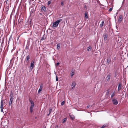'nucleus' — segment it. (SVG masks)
I'll return each instance as SVG.
<instances>
[{
  "mask_svg": "<svg viewBox=\"0 0 128 128\" xmlns=\"http://www.w3.org/2000/svg\"><path fill=\"white\" fill-rule=\"evenodd\" d=\"M62 21V19H60L59 20H56L55 22H54L52 24V27H56L58 26L60 22Z\"/></svg>",
  "mask_w": 128,
  "mask_h": 128,
  "instance_id": "obj_1",
  "label": "nucleus"
},
{
  "mask_svg": "<svg viewBox=\"0 0 128 128\" xmlns=\"http://www.w3.org/2000/svg\"><path fill=\"white\" fill-rule=\"evenodd\" d=\"M35 64V60H32L30 64V72L32 71V70L33 69L34 67Z\"/></svg>",
  "mask_w": 128,
  "mask_h": 128,
  "instance_id": "obj_2",
  "label": "nucleus"
},
{
  "mask_svg": "<svg viewBox=\"0 0 128 128\" xmlns=\"http://www.w3.org/2000/svg\"><path fill=\"white\" fill-rule=\"evenodd\" d=\"M30 54L28 55L26 57V58L24 62H25L26 60V62L27 63H29V60L30 59Z\"/></svg>",
  "mask_w": 128,
  "mask_h": 128,
  "instance_id": "obj_3",
  "label": "nucleus"
},
{
  "mask_svg": "<svg viewBox=\"0 0 128 128\" xmlns=\"http://www.w3.org/2000/svg\"><path fill=\"white\" fill-rule=\"evenodd\" d=\"M112 100L114 105H116L118 103V102L116 98H113L112 99Z\"/></svg>",
  "mask_w": 128,
  "mask_h": 128,
  "instance_id": "obj_4",
  "label": "nucleus"
},
{
  "mask_svg": "<svg viewBox=\"0 0 128 128\" xmlns=\"http://www.w3.org/2000/svg\"><path fill=\"white\" fill-rule=\"evenodd\" d=\"M108 34L107 33H104L103 35V36L104 37V40L105 41H106L108 40Z\"/></svg>",
  "mask_w": 128,
  "mask_h": 128,
  "instance_id": "obj_5",
  "label": "nucleus"
},
{
  "mask_svg": "<svg viewBox=\"0 0 128 128\" xmlns=\"http://www.w3.org/2000/svg\"><path fill=\"white\" fill-rule=\"evenodd\" d=\"M76 85V83L75 82H73L72 83L71 86L72 90H74V89Z\"/></svg>",
  "mask_w": 128,
  "mask_h": 128,
  "instance_id": "obj_6",
  "label": "nucleus"
},
{
  "mask_svg": "<svg viewBox=\"0 0 128 128\" xmlns=\"http://www.w3.org/2000/svg\"><path fill=\"white\" fill-rule=\"evenodd\" d=\"M29 101L30 102L31 104L30 106L32 107H34V104L32 100H30V98L29 99Z\"/></svg>",
  "mask_w": 128,
  "mask_h": 128,
  "instance_id": "obj_7",
  "label": "nucleus"
},
{
  "mask_svg": "<svg viewBox=\"0 0 128 128\" xmlns=\"http://www.w3.org/2000/svg\"><path fill=\"white\" fill-rule=\"evenodd\" d=\"M111 62V59L110 57L108 58L107 60L106 64L108 65L110 64V62Z\"/></svg>",
  "mask_w": 128,
  "mask_h": 128,
  "instance_id": "obj_8",
  "label": "nucleus"
},
{
  "mask_svg": "<svg viewBox=\"0 0 128 128\" xmlns=\"http://www.w3.org/2000/svg\"><path fill=\"white\" fill-rule=\"evenodd\" d=\"M122 15H120L119 18L118 19V21L120 23L121 22L122 20Z\"/></svg>",
  "mask_w": 128,
  "mask_h": 128,
  "instance_id": "obj_9",
  "label": "nucleus"
},
{
  "mask_svg": "<svg viewBox=\"0 0 128 128\" xmlns=\"http://www.w3.org/2000/svg\"><path fill=\"white\" fill-rule=\"evenodd\" d=\"M46 10V7L45 6H43L41 8V11L42 12H45Z\"/></svg>",
  "mask_w": 128,
  "mask_h": 128,
  "instance_id": "obj_10",
  "label": "nucleus"
},
{
  "mask_svg": "<svg viewBox=\"0 0 128 128\" xmlns=\"http://www.w3.org/2000/svg\"><path fill=\"white\" fill-rule=\"evenodd\" d=\"M69 116L72 120H73L75 118V116L73 114L70 115Z\"/></svg>",
  "mask_w": 128,
  "mask_h": 128,
  "instance_id": "obj_11",
  "label": "nucleus"
},
{
  "mask_svg": "<svg viewBox=\"0 0 128 128\" xmlns=\"http://www.w3.org/2000/svg\"><path fill=\"white\" fill-rule=\"evenodd\" d=\"M29 44H28L26 45V47L25 50H24V51H25V50H27V52H28V50L29 47Z\"/></svg>",
  "mask_w": 128,
  "mask_h": 128,
  "instance_id": "obj_12",
  "label": "nucleus"
},
{
  "mask_svg": "<svg viewBox=\"0 0 128 128\" xmlns=\"http://www.w3.org/2000/svg\"><path fill=\"white\" fill-rule=\"evenodd\" d=\"M4 100H1V105L0 106L1 107H3V106L4 105V103L5 104V102H4Z\"/></svg>",
  "mask_w": 128,
  "mask_h": 128,
  "instance_id": "obj_13",
  "label": "nucleus"
},
{
  "mask_svg": "<svg viewBox=\"0 0 128 128\" xmlns=\"http://www.w3.org/2000/svg\"><path fill=\"white\" fill-rule=\"evenodd\" d=\"M110 74H108L106 77V80L107 81H109L110 80Z\"/></svg>",
  "mask_w": 128,
  "mask_h": 128,
  "instance_id": "obj_14",
  "label": "nucleus"
},
{
  "mask_svg": "<svg viewBox=\"0 0 128 128\" xmlns=\"http://www.w3.org/2000/svg\"><path fill=\"white\" fill-rule=\"evenodd\" d=\"M43 88V86L42 85H41L40 86V88L38 90V92L39 93L42 90Z\"/></svg>",
  "mask_w": 128,
  "mask_h": 128,
  "instance_id": "obj_15",
  "label": "nucleus"
},
{
  "mask_svg": "<svg viewBox=\"0 0 128 128\" xmlns=\"http://www.w3.org/2000/svg\"><path fill=\"white\" fill-rule=\"evenodd\" d=\"M114 77L115 78L118 76V73L117 71H116L114 72Z\"/></svg>",
  "mask_w": 128,
  "mask_h": 128,
  "instance_id": "obj_16",
  "label": "nucleus"
},
{
  "mask_svg": "<svg viewBox=\"0 0 128 128\" xmlns=\"http://www.w3.org/2000/svg\"><path fill=\"white\" fill-rule=\"evenodd\" d=\"M13 100L12 99H12H10V100L9 103V106H10L12 105V102Z\"/></svg>",
  "mask_w": 128,
  "mask_h": 128,
  "instance_id": "obj_17",
  "label": "nucleus"
},
{
  "mask_svg": "<svg viewBox=\"0 0 128 128\" xmlns=\"http://www.w3.org/2000/svg\"><path fill=\"white\" fill-rule=\"evenodd\" d=\"M23 19H21L20 20L19 22V24H20V25H22L23 24Z\"/></svg>",
  "mask_w": 128,
  "mask_h": 128,
  "instance_id": "obj_18",
  "label": "nucleus"
},
{
  "mask_svg": "<svg viewBox=\"0 0 128 128\" xmlns=\"http://www.w3.org/2000/svg\"><path fill=\"white\" fill-rule=\"evenodd\" d=\"M115 96V92L114 91L113 93L112 94L111 96V98L112 99L113 98H113V97Z\"/></svg>",
  "mask_w": 128,
  "mask_h": 128,
  "instance_id": "obj_19",
  "label": "nucleus"
},
{
  "mask_svg": "<svg viewBox=\"0 0 128 128\" xmlns=\"http://www.w3.org/2000/svg\"><path fill=\"white\" fill-rule=\"evenodd\" d=\"M102 23L100 24V28H102L103 26L104 25V21H102Z\"/></svg>",
  "mask_w": 128,
  "mask_h": 128,
  "instance_id": "obj_20",
  "label": "nucleus"
},
{
  "mask_svg": "<svg viewBox=\"0 0 128 128\" xmlns=\"http://www.w3.org/2000/svg\"><path fill=\"white\" fill-rule=\"evenodd\" d=\"M60 43H58L57 45V49L58 50H59L60 48Z\"/></svg>",
  "mask_w": 128,
  "mask_h": 128,
  "instance_id": "obj_21",
  "label": "nucleus"
},
{
  "mask_svg": "<svg viewBox=\"0 0 128 128\" xmlns=\"http://www.w3.org/2000/svg\"><path fill=\"white\" fill-rule=\"evenodd\" d=\"M85 18H88V13L86 12L85 13Z\"/></svg>",
  "mask_w": 128,
  "mask_h": 128,
  "instance_id": "obj_22",
  "label": "nucleus"
},
{
  "mask_svg": "<svg viewBox=\"0 0 128 128\" xmlns=\"http://www.w3.org/2000/svg\"><path fill=\"white\" fill-rule=\"evenodd\" d=\"M92 48V47L90 46H89L87 50L88 51H90Z\"/></svg>",
  "mask_w": 128,
  "mask_h": 128,
  "instance_id": "obj_23",
  "label": "nucleus"
},
{
  "mask_svg": "<svg viewBox=\"0 0 128 128\" xmlns=\"http://www.w3.org/2000/svg\"><path fill=\"white\" fill-rule=\"evenodd\" d=\"M35 10H34V9H32L31 10V11L30 12V13L31 14H32H32L35 11Z\"/></svg>",
  "mask_w": 128,
  "mask_h": 128,
  "instance_id": "obj_24",
  "label": "nucleus"
},
{
  "mask_svg": "<svg viewBox=\"0 0 128 128\" xmlns=\"http://www.w3.org/2000/svg\"><path fill=\"white\" fill-rule=\"evenodd\" d=\"M110 92V90L109 89H108L107 90V92H106V95H107V96L109 95V93Z\"/></svg>",
  "mask_w": 128,
  "mask_h": 128,
  "instance_id": "obj_25",
  "label": "nucleus"
},
{
  "mask_svg": "<svg viewBox=\"0 0 128 128\" xmlns=\"http://www.w3.org/2000/svg\"><path fill=\"white\" fill-rule=\"evenodd\" d=\"M67 120V118H64L63 120V121L62 122V123H64Z\"/></svg>",
  "mask_w": 128,
  "mask_h": 128,
  "instance_id": "obj_26",
  "label": "nucleus"
},
{
  "mask_svg": "<svg viewBox=\"0 0 128 128\" xmlns=\"http://www.w3.org/2000/svg\"><path fill=\"white\" fill-rule=\"evenodd\" d=\"M33 107H32L30 106V111L31 113H32L33 112Z\"/></svg>",
  "mask_w": 128,
  "mask_h": 128,
  "instance_id": "obj_27",
  "label": "nucleus"
},
{
  "mask_svg": "<svg viewBox=\"0 0 128 128\" xmlns=\"http://www.w3.org/2000/svg\"><path fill=\"white\" fill-rule=\"evenodd\" d=\"M49 114H48V115H47L48 116L51 113V112H52V109L51 108H50L49 109Z\"/></svg>",
  "mask_w": 128,
  "mask_h": 128,
  "instance_id": "obj_28",
  "label": "nucleus"
},
{
  "mask_svg": "<svg viewBox=\"0 0 128 128\" xmlns=\"http://www.w3.org/2000/svg\"><path fill=\"white\" fill-rule=\"evenodd\" d=\"M122 84L121 83H119L118 85V88H121Z\"/></svg>",
  "mask_w": 128,
  "mask_h": 128,
  "instance_id": "obj_29",
  "label": "nucleus"
},
{
  "mask_svg": "<svg viewBox=\"0 0 128 128\" xmlns=\"http://www.w3.org/2000/svg\"><path fill=\"white\" fill-rule=\"evenodd\" d=\"M102 126L104 127V128L106 127H108V125L106 124H104Z\"/></svg>",
  "mask_w": 128,
  "mask_h": 128,
  "instance_id": "obj_30",
  "label": "nucleus"
},
{
  "mask_svg": "<svg viewBox=\"0 0 128 128\" xmlns=\"http://www.w3.org/2000/svg\"><path fill=\"white\" fill-rule=\"evenodd\" d=\"M51 0L49 1L48 2V5L49 6L51 3Z\"/></svg>",
  "mask_w": 128,
  "mask_h": 128,
  "instance_id": "obj_31",
  "label": "nucleus"
},
{
  "mask_svg": "<svg viewBox=\"0 0 128 128\" xmlns=\"http://www.w3.org/2000/svg\"><path fill=\"white\" fill-rule=\"evenodd\" d=\"M65 103V102L64 101H63L61 103V105L63 106L64 105Z\"/></svg>",
  "mask_w": 128,
  "mask_h": 128,
  "instance_id": "obj_32",
  "label": "nucleus"
},
{
  "mask_svg": "<svg viewBox=\"0 0 128 128\" xmlns=\"http://www.w3.org/2000/svg\"><path fill=\"white\" fill-rule=\"evenodd\" d=\"M14 97V96L13 95V96H10V99H12H12H14V98H13V97Z\"/></svg>",
  "mask_w": 128,
  "mask_h": 128,
  "instance_id": "obj_33",
  "label": "nucleus"
},
{
  "mask_svg": "<svg viewBox=\"0 0 128 128\" xmlns=\"http://www.w3.org/2000/svg\"><path fill=\"white\" fill-rule=\"evenodd\" d=\"M12 38V36L11 35V36H10V38H9V41H8V42H9L10 41V40H11Z\"/></svg>",
  "mask_w": 128,
  "mask_h": 128,
  "instance_id": "obj_34",
  "label": "nucleus"
},
{
  "mask_svg": "<svg viewBox=\"0 0 128 128\" xmlns=\"http://www.w3.org/2000/svg\"><path fill=\"white\" fill-rule=\"evenodd\" d=\"M0 108H1V112H3V109H4V107H0Z\"/></svg>",
  "mask_w": 128,
  "mask_h": 128,
  "instance_id": "obj_35",
  "label": "nucleus"
},
{
  "mask_svg": "<svg viewBox=\"0 0 128 128\" xmlns=\"http://www.w3.org/2000/svg\"><path fill=\"white\" fill-rule=\"evenodd\" d=\"M112 10V8H110L108 10V11L109 12H111Z\"/></svg>",
  "mask_w": 128,
  "mask_h": 128,
  "instance_id": "obj_36",
  "label": "nucleus"
},
{
  "mask_svg": "<svg viewBox=\"0 0 128 128\" xmlns=\"http://www.w3.org/2000/svg\"><path fill=\"white\" fill-rule=\"evenodd\" d=\"M74 74V73L73 72H71L70 74H71V76H73Z\"/></svg>",
  "mask_w": 128,
  "mask_h": 128,
  "instance_id": "obj_37",
  "label": "nucleus"
},
{
  "mask_svg": "<svg viewBox=\"0 0 128 128\" xmlns=\"http://www.w3.org/2000/svg\"><path fill=\"white\" fill-rule=\"evenodd\" d=\"M61 5L62 6H63L64 5V2L62 1L61 2Z\"/></svg>",
  "mask_w": 128,
  "mask_h": 128,
  "instance_id": "obj_38",
  "label": "nucleus"
},
{
  "mask_svg": "<svg viewBox=\"0 0 128 128\" xmlns=\"http://www.w3.org/2000/svg\"><path fill=\"white\" fill-rule=\"evenodd\" d=\"M13 94L12 92V91H11V93H10V96H13Z\"/></svg>",
  "mask_w": 128,
  "mask_h": 128,
  "instance_id": "obj_39",
  "label": "nucleus"
},
{
  "mask_svg": "<svg viewBox=\"0 0 128 128\" xmlns=\"http://www.w3.org/2000/svg\"><path fill=\"white\" fill-rule=\"evenodd\" d=\"M56 81H58V76H56Z\"/></svg>",
  "mask_w": 128,
  "mask_h": 128,
  "instance_id": "obj_40",
  "label": "nucleus"
},
{
  "mask_svg": "<svg viewBox=\"0 0 128 128\" xmlns=\"http://www.w3.org/2000/svg\"><path fill=\"white\" fill-rule=\"evenodd\" d=\"M20 35H19L18 37V38H17V40H18V39H19V37H20Z\"/></svg>",
  "mask_w": 128,
  "mask_h": 128,
  "instance_id": "obj_41",
  "label": "nucleus"
},
{
  "mask_svg": "<svg viewBox=\"0 0 128 128\" xmlns=\"http://www.w3.org/2000/svg\"><path fill=\"white\" fill-rule=\"evenodd\" d=\"M59 64H60L58 62H57L56 65V66H58L59 65Z\"/></svg>",
  "mask_w": 128,
  "mask_h": 128,
  "instance_id": "obj_42",
  "label": "nucleus"
},
{
  "mask_svg": "<svg viewBox=\"0 0 128 128\" xmlns=\"http://www.w3.org/2000/svg\"><path fill=\"white\" fill-rule=\"evenodd\" d=\"M120 41L119 40V39H118V41H117V43H120Z\"/></svg>",
  "mask_w": 128,
  "mask_h": 128,
  "instance_id": "obj_43",
  "label": "nucleus"
},
{
  "mask_svg": "<svg viewBox=\"0 0 128 128\" xmlns=\"http://www.w3.org/2000/svg\"><path fill=\"white\" fill-rule=\"evenodd\" d=\"M84 8H86V9L87 8V6L86 5H85L84 6Z\"/></svg>",
  "mask_w": 128,
  "mask_h": 128,
  "instance_id": "obj_44",
  "label": "nucleus"
},
{
  "mask_svg": "<svg viewBox=\"0 0 128 128\" xmlns=\"http://www.w3.org/2000/svg\"><path fill=\"white\" fill-rule=\"evenodd\" d=\"M55 128H58V126L57 125L55 127Z\"/></svg>",
  "mask_w": 128,
  "mask_h": 128,
  "instance_id": "obj_45",
  "label": "nucleus"
},
{
  "mask_svg": "<svg viewBox=\"0 0 128 128\" xmlns=\"http://www.w3.org/2000/svg\"><path fill=\"white\" fill-rule=\"evenodd\" d=\"M44 40V37H43L41 39V40Z\"/></svg>",
  "mask_w": 128,
  "mask_h": 128,
  "instance_id": "obj_46",
  "label": "nucleus"
},
{
  "mask_svg": "<svg viewBox=\"0 0 128 128\" xmlns=\"http://www.w3.org/2000/svg\"><path fill=\"white\" fill-rule=\"evenodd\" d=\"M9 8H8L7 9H6V11H8V10Z\"/></svg>",
  "mask_w": 128,
  "mask_h": 128,
  "instance_id": "obj_47",
  "label": "nucleus"
},
{
  "mask_svg": "<svg viewBox=\"0 0 128 128\" xmlns=\"http://www.w3.org/2000/svg\"><path fill=\"white\" fill-rule=\"evenodd\" d=\"M121 88H118V91H119L121 89Z\"/></svg>",
  "mask_w": 128,
  "mask_h": 128,
  "instance_id": "obj_48",
  "label": "nucleus"
},
{
  "mask_svg": "<svg viewBox=\"0 0 128 128\" xmlns=\"http://www.w3.org/2000/svg\"><path fill=\"white\" fill-rule=\"evenodd\" d=\"M90 107V106L88 105L87 106V108H88Z\"/></svg>",
  "mask_w": 128,
  "mask_h": 128,
  "instance_id": "obj_49",
  "label": "nucleus"
},
{
  "mask_svg": "<svg viewBox=\"0 0 128 128\" xmlns=\"http://www.w3.org/2000/svg\"><path fill=\"white\" fill-rule=\"evenodd\" d=\"M28 65V64H26V66H27Z\"/></svg>",
  "mask_w": 128,
  "mask_h": 128,
  "instance_id": "obj_50",
  "label": "nucleus"
},
{
  "mask_svg": "<svg viewBox=\"0 0 128 128\" xmlns=\"http://www.w3.org/2000/svg\"><path fill=\"white\" fill-rule=\"evenodd\" d=\"M127 97L128 98V94H127Z\"/></svg>",
  "mask_w": 128,
  "mask_h": 128,
  "instance_id": "obj_51",
  "label": "nucleus"
},
{
  "mask_svg": "<svg viewBox=\"0 0 128 128\" xmlns=\"http://www.w3.org/2000/svg\"><path fill=\"white\" fill-rule=\"evenodd\" d=\"M102 128H104V127L103 126H102V127H101Z\"/></svg>",
  "mask_w": 128,
  "mask_h": 128,
  "instance_id": "obj_52",
  "label": "nucleus"
},
{
  "mask_svg": "<svg viewBox=\"0 0 128 128\" xmlns=\"http://www.w3.org/2000/svg\"><path fill=\"white\" fill-rule=\"evenodd\" d=\"M102 128H104V127L103 126H102V127H101Z\"/></svg>",
  "mask_w": 128,
  "mask_h": 128,
  "instance_id": "obj_53",
  "label": "nucleus"
},
{
  "mask_svg": "<svg viewBox=\"0 0 128 128\" xmlns=\"http://www.w3.org/2000/svg\"><path fill=\"white\" fill-rule=\"evenodd\" d=\"M48 30H50V28H48Z\"/></svg>",
  "mask_w": 128,
  "mask_h": 128,
  "instance_id": "obj_54",
  "label": "nucleus"
},
{
  "mask_svg": "<svg viewBox=\"0 0 128 128\" xmlns=\"http://www.w3.org/2000/svg\"><path fill=\"white\" fill-rule=\"evenodd\" d=\"M116 14H118V13H117V12L116 13Z\"/></svg>",
  "mask_w": 128,
  "mask_h": 128,
  "instance_id": "obj_55",
  "label": "nucleus"
},
{
  "mask_svg": "<svg viewBox=\"0 0 128 128\" xmlns=\"http://www.w3.org/2000/svg\"><path fill=\"white\" fill-rule=\"evenodd\" d=\"M40 14H41H41H42L41 13H40Z\"/></svg>",
  "mask_w": 128,
  "mask_h": 128,
  "instance_id": "obj_56",
  "label": "nucleus"
},
{
  "mask_svg": "<svg viewBox=\"0 0 128 128\" xmlns=\"http://www.w3.org/2000/svg\"><path fill=\"white\" fill-rule=\"evenodd\" d=\"M119 92V93H120V92Z\"/></svg>",
  "mask_w": 128,
  "mask_h": 128,
  "instance_id": "obj_57",
  "label": "nucleus"
},
{
  "mask_svg": "<svg viewBox=\"0 0 128 128\" xmlns=\"http://www.w3.org/2000/svg\"><path fill=\"white\" fill-rule=\"evenodd\" d=\"M46 126H45L44 128H46Z\"/></svg>",
  "mask_w": 128,
  "mask_h": 128,
  "instance_id": "obj_58",
  "label": "nucleus"
},
{
  "mask_svg": "<svg viewBox=\"0 0 128 128\" xmlns=\"http://www.w3.org/2000/svg\"><path fill=\"white\" fill-rule=\"evenodd\" d=\"M12 60H11L10 61H12Z\"/></svg>",
  "mask_w": 128,
  "mask_h": 128,
  "instance_id": "obj_59",
  "label": "nucleus"
},
{
  "mask_svg": "<svg viewBox=\"0 0 128 128\" xmlns=\"http://www.w3.org/2000/svg\"><path fill=\"white\" fill-rule=\"evenodd\" d=\"M108 26H110V24H109Z\"/></svg>",
  "mask_w": 128,
  "mask_h": 128,
  "instance_id": "obj_60",
  "label": "nucleus"
},
{
  "mask_svg": "<svg viewBox=\"0 0 128 128\" xmlns=\"http://www.w3.org/2000/svg\"><path fill=\"white\" fill-rule=\"evenodd\" d=\"M112 0V1H113V0Z\"/></svg>",
  "mask_w": 128,
  "mask_h": 128,
  "instance_id": "obj_61",
  "label": "nucleus"
},
{
  "mask_svg": "<svg viewBox=\"0 0 128 128\" xmlns=\"http://www.w3.org/2000/svg\"><path fill=\"white\" fill-rule=\"evenodd\" d=\"M100 128H101V127H100Z\"/></svg>",
  "mask_w": 128,
  "mask_h": 128,
  "instance_id": "obj_62",
  "label": "nucleus"
}]
</instances>
